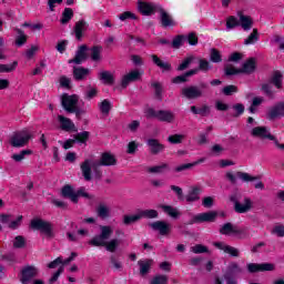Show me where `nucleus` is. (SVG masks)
<instances>
[{
	"instance_id": "53",
	"label": "nucleus",
	"mask_w": 284,
	"mask_h": 284,
	"mask_svg": "<svg viewBox=\"0 0 284 284\" xmlns=\"http://www.w3.org/2000/svg\"><path fill=\"white\" fill-rule=\"evenodd\" d=\"M184 140H185V134H173L168 138L169 143H172V144L183 143Z\"/></svg>"
},
{
	"instance_id": "3",
	"label": "nucleus",
	"mask_w": 284,
	"mask_h": 284,
	"mask_svg": "<svg viewBox=\"0 0 284 284\" xmlns=\"http://www.w3.org/2000/svg\"><path fill=\"white\" fill-rule=\"evenodd\" d=\"M251 136H254V139H261L262 141L268 139V141H273L276 150H280V152H284V143H280L278 139L272 135V132H270V129L267 126L253 128L251 130Z\"/></svg>"
},
{
	"instance_id": "34",
	"label": "nucleus",
	"mask_w": 284,
	"mask_h": 284,
	"mask_svg": "<svg viewBox=\"0 0 284 284\" xmlns=\"http://www.w3.org/2000/svg\"><path fill=\"white\" fill-rule=\"evenodd\" d=\"M99 165H116V158L111 153H103L100 161H98Z\"/></svg>"
},
{
	"instance_id": "9",
	"label": "nucleus",
	"mask_w": 284,
	"mask_h": 284,
	"mask_svg": "<svg viewBox=\"0 0 284 284\" xmlns=\"http://www.w3.org/2000/svg\"><path fill=\"white\" fill-rule=\"evenodd\" d=\"M181 94L189 101H195L196 99H201V97H203V90L196 85H187L182 88Z\"/></svg>"
},
{
	"instance_id": "20",
	"label": "nucleus",
	"mask_w": 284,
	"mask_h": 284,
	"mask_svg": "<svg viewBox=\"0 0 284 284\" xmlns=\"http://www.w3.org/2000/svg\"><path fill=\"white\" fill-rule=\"evenodd\" d=\"M39 274V268L34 266H27L22 270V277L21 283L22 284H30L32 278Z\"/></svg>"
},
{
	"instance_id": "25",
	"label": "nucleus",
	"mask_w": 284,
	"mask_h": 284,
	"mask_svg": "<svg viewBox=\"0 0 284 284\" xmlns=\"http://www.w3.org/2000/svg\"><path fill=\"white\" fill-rule=\"evenodd\" d=\"M90 77V69H85L82 67H74L73 68V78L75 81H85Z\"/></svg>"
},
{
	"instance_id": "45",
	"label": "nucleus",
	"mask_w": 284,
	"mask_h": 284,
	"mask_svg": "<svg viewBox=\"0 0 284 284\" xmlns=\"http://www.w3.org/2000/svg\"><path fill=\"white\" fill-rule=\"evenodd\" d=\"M258 41V30L254 29L253 32L244 40V45H252Z\"/></svg>"
},
{
	"instance_id": "27",
	"label": "nucleus",
	"mask_w": 284,
	"mask_h": 284,
	"mask_svg": "<svg viewBox=\"0 0 284 284\" xmlns=\"http://www.w3.org/2000/svg\"><path fill=\"white\" fill-rule=\"evenodd\" d=\"M153 264H154V260H140V261H138V265L140 267L141 276H145V274H149Z\"/></svg>"
},
{
	"instance_id": "23",
	"label": "nucleus",
	"mask_w": 284,
	"mask_h": 284,
	"mask_svg": "<svg viewBox=\"0 0 284 284\" xmlns=\"http://www.w3.org/2000/svg\"><path fill=\"white\" fill-rule=\"evenodd\" d=\"M58 121L60 123L61 130H64V132L77 131V126L74 125V122H72V120H70L69 118L59 115Z\"/></svg>"
},
{
	"instance_id": "60",
	"label": "nucleus",
	"mask_w": 284,
	"mask_h": 284,
	"mask_svg": "<svg viewBox=\"0 0 284 284\" xmlns=\"http://www.w3.org/2000/svg\"><path fill=\"white\" fill-rule=\"evenodd\" d=\"M13 247L16 248L26 247V239H23V236L21 235L16 236L13 240Z\"/></svg>"
},
{
	"instance_id": "1",
	"label": "nucleus",
	"mask_w": 284,
	"mask_h": 284,
	"mask_svg": "<svg viewBox=\"0 0 284 284\" xmlns=\"http://www.w3.org/2000/svg\"><path fill=\"white\" fill-rule=\"evenodd\" d=\"M114 234V229L110 225H101L100 226V234L95 235L93 239L90 240V245L93 247H105L106 252H116L119 245H121V240L119 239H110Z\"/></svg>"
},
{
	"instance_id": "40",
	"label": "nucleus",
	"mask_w": 284,
	"mask_h": 284,
	"mask_svg": "<svg viewBox=\"0 0 284 284\" xmlns=\"http://www.w3.org/2000/svg\"><path fill=\"white\" fill-rule=\"evenodd\" d=\"M100 79L106 83V85H112L114 83V75L110 71L100 72Z\"/></svg>"
},
{
	"instance_id": "24",
	"label": "nucleus",
	"mask_w": 284,
	"mask_h": 284,
	"mask_svg": "<svg viewBox=\"0 0 284 284\" xmlns=\"http://www.w3.org/2000/svg\"><path fill=\"white\" fill-rule=\"evenodd\" d=\"M176 116L172 111L168 110H159L158 111V121H162L163 123H174Z\"/></svg>"
},
{
	"instance_id": "37",
	"label": "nucleus",
	"mask_w": 284,
	"mask_h": 284,
	"mask_svg": "<svg viewBox=\"0 0 284 284\" xmlns=\"http://www.w3.org/2000/svg\"><path fill=\"white\" fill-rule=\"evenodd\" d=\"M30 154H32V150H22L19 153L12 154L11 159L16 163H21V161H26V158L30 156Z\"/></svg>"
},
{
	"instance_id": "52",
	"label": "nucleus",
	"mask_w": 284,
	"mask_h": 284,
	"mask_svg": "<svg viewBox=\"0 0 284 284\" xmlns=\"http://www.w3.org/2000/svg\"><path fill=\"white\" fill-rule=\"evenodd\" d=\"M149 284H168V277L166 275H161V274L154 275L150 280Z\"/></svg>"
},
{
	"instance_id": "54",
	"label": "nucleus",
	"mask_w": 284,
	"mask_h": 284,
	"mask_svg": "<svg viewBox=\"0 0 284 284\" xmlns=\"http://www.w3.org/2000/svg\"><path fill=\"white\" fill-rule=\"evenodd\" d=\"M239 26H240V19H236V17L231 16L226 19L227 30H232L233 28H236Z\"/></svg>"
},
{
	"instance_id": "56",
	"label": "nucleus",
	"mask_w": 284,
	"mask_h": 284,
	"mask_svg": "<svg viewBox=\"0 0 284 284\" xmlns=\"http://www.w3.org/2000/svg\"><path fill=\"white\" fill-rule=\"evenodd\" d=\"M199 70H201L202 72H209V70H212V64H210V61L201 59L199 61Z\"/></svg>"
},
{
	"instance_id": "55",
	"label": "nucleus",
	"mask_w": 284,
	"mask_h": 284,
	"mask_svg": "<svg viewBox=\"0 0 284 284\" xmlns=\"http://www.w3.org/2000/svg\"><path fill=\"white\" fill-rule=\"evenodd\" d=\"M17 65H19L17 61L11 64H0V73L14 72V70H17Z\"/></svg>"
},
{
	"instance_id": "5",
	"label": "nucleus",
	"mask_w": 284,
	"mask_h": 284,
	"mask_svg": "<svg viewBox=\"0 0 284 284\" xmlns=\"http://www.w3.org/2000/svg\"><path fill=\"white\" fill-rule=\"evenodd\" d=\"M61 103L67 112L75 114V116H81V114H83V111L79 110V106H77L79 105V95L63 94L61 98Z\"/></svg>"
},
{
	"instance_id": "29",
	"label": "nucleus",
	"mask_w": 284,
	"mask_h": 284,
	"mask_svg": "<svg viewBox=\"0 0 284 284\" xmlns=\"http://www.w3.org/2000/svg\"><path fill=\"white\" fill-rule=\"evenodd\" d=\"M160 209L164 212V214H168V216H171V219H179L181 216V212H179V209L172 206V205H160Z\"/></svg>"
},
{
	"instance_id": "46",
	"label": "nucleus",
	"mask_w": 284,
	"mask_h": 284,
	"mask_svg": "<svg viewBox=\"0 0 284 284\" xmlns=\"http://www.w3.org/2000/svg\"><path fill=\"white\" fill-rule=\"evenodd\" d=\"M210 60L212 61V63H221L223 61L221 51H219L216 49H211Z\"/></svg>"
},
{
	"instance_id": "49",
	"label": "nucleus",
	"mask_w": 284,
	"mask_h": 284,
	"mask_svg": "<svg viewBox=\"0 0 284 284\" xmlns=\"http://www.w3.org/2000/svg\"><path fill=\"white\" fill-rule=\"evenodd\" d=\"M103 52L102 47H93L91 49V59L92 61H101V53Z\"/></svg>"
},
{
	"instance_id": "12",
	"label": "nucleus",
	"mask_w": 284,
	"mask_h": 284,
	"mask_svg": "<svg viewBox=\"0 0 284 284\" xmlns=\"http://www.w3.org/2000/svg\"><path fill=\"white\" fill-rule=\"evenodd\" d=\"M141 77H143V71L142 70L135 69V70L129 71L128 73H125L122 77V80H121L122 88L129 87L130 83L141 81Z\"/></svg>"
},
{
	"instance_id": "4",
	"label": "nucleus",
	"mask_w": 284,
	"mask_h": 284,
	"mask_svg": "<svg viewBox=\"0 0 284 284\" xmlns=\"http://www.w3.org/2000/svg\"><path fill=\"white\" fill-rule=\"evenodd\" d=\"M230 199L232 203H234V210L237 214H245L250 212L254 205L252 199L247 196L243 197L242 201H239V199H241V193L239 192L233 193Z\"/></svg>"
},
{
	"instance_id": "7",
	"label": "nucleus",
	"mask_w": 284,
	"mask_h": 284,
	"mask_svg": "<svg viewBox=\"0 0 284 284\" xmlns=\"http://www.w3.org/2000/svg\"><path fill=\"white\" fill-rule=\"evenodd\" d=\"M30 227L31 230H39L48 239H52V236H54V227L52 226V223L44 220L33 219L30 223Z\"/></svg>"
},
{
	"instance_id": "15",
	"label": "nucleus",
	"mask_w": 284,
	"mask_h": 284,
	"mask_svg": "<svg viewBox=\"0 0 284 284\" xmlns=\"http://www.w3.org/2000/svg\"><path fill=\"white\" fill-rule=\"evenodd\" d=\"M154 232H159L161 236H168L172 230V225L165 221H155L149 224Z\"/></svg>"
},
{
	"instance_id": "14",
	"label": "nucleus",
	"mask_w": 284,
	"mask_h": 284,
	"mask_svg": "<svg viewBox=\"0 0 284 284\" xmlns=\"http://www.w3.org/2000/svg\"><path fill=\"white\" fill-rule=\"evenodd\" d=\"M246 267L251 274H254L256 272H274V270H276V266L272 263H248L246 264Z\"/></svg>"
},
{
	"instance_id": "10",
	"label": "nucleus",
	"mask_w": 284,
	"mask_h": 284,
	"mask_svg": "<svg viewBox=\"0 0 284 284\" xmlns=\"http://www.w3.org/2000/svg\"><path fill=\"white\" fill-rule=\"evenodd\" d=\"M226 179L230 183H236V181H242L243 183H251L252 181H256V176H252L250 173L245 172H227Z\"/></svg>"
},
{
	"instance_id": "11",
	"label": "nucleus",
	"mask_w": 284,
	"mask_h": 284,
	"mask_svg": "<svg viewBox=\"0 0 284 284\" xmlns=\"http://www.w3.org/2000/svg\"><path fill=\"white\" fill-rule=\"evenodd\" d=\"M216 215L217 214L214 211L199 213L191 219L189 224L194 225L196 223H214V221H216Z\"/></svg>"
},
{
	"instance_id": "17",
	"label": "nucleus",
	"mask_w": 284,
	"mask_h": 284,
	"mask_svg": "<svg viewBox=\"0 0 284 284\" xmlns=\"http://www.w3.org/2000/svg\"><path fill=\"white\" fill-rule=\"evenodd\" d=\"M213 245L217 250H221V252H224V254H229V256H233L235 258L241 256V251H239V248L230 246L225 242H214Z\"/></svg>"
},
{
	"instance_id": "61",
	"label": "nucleus",
	"mask_w": 284,
	"mask_h": 284,
	"mask_svg": "<svg viewBox=\"0 0 284 284\" xmlns=\"http://www.w3.org/2000/svg\"><path fill=\"white\" fill-rule=\"evenodd\" d=\"M39 44H32L30 49L26 51L27 59H32L37 52H39Z\"/></svg>"
},
{
	"instance_id": "19",
	"label": "nucleus",
	"mask_w": 284,
	"mask_h": 284,
	"mask_svg": "<svg viewBox=\"0 0 284 284\" xmlns=\"http://www.w3.org/2000/svg\"><path fill=\"white\" fill-rule=\"evenodd\" d=\"M158 12L160 13V22L163 28H172L176 26V22L174 21L172 16L168 11H165V9L160 7V9H158Z\"/></svg>"
},
{
	"instance_id": "30",
	"label": "nucleus",
	"mask_w": 284,
	"mask_h": 284,
	"mask_svg": "<svg viewBox=\"0 0 284 284\" xmlns=\"http://www.w3.org/2000/svg\"><path fill=\"white\" fill-rule=\"evenodd\" d=\"M170 171V165L168 163H162L159 165L148 168V172L150 174H165V172Z\"/></svg>"
},
{
	"instance_id": "51",
	"label": "nucleus",
	"mask_w": 284,
	"mask_h": 284,
	"mask_svg": "<svg viewBox=\"0 0 284 284\" xmlns=\"http://www.w3.org/2000/svg\"><path fill=\"white\" fill-rule=\"evenodd\" d=\"M152 88L154 90L156 99L161 101V99H163V85H161L160 82H153Z\"/></svg>"
},
{
	"instance_id": "63",
	"label": "nucleus",
	"mask_w": 284,
	"mask_h": 284,
	"mask_svg": "<svg viewBox=\"0 0 284 284\" xmlns=\"http://www.w3.org/2000/svg\"><path fill=\"white\" fill-rule=\"evenodd\" d=\"M97 94H99V90H97V88L89 87L85 92V98L92 100Z\"/></svg>"
},
{
	"instance_id": "21",
	"label": "nucleus",
	"mask_w": 284,
	"mask_h": 284,
	"mask_svg": "<svg viewBox=\"0 0 284 284\" xmlns=\"http://www.w3.org/2000/svg\"><path fill=\"white\" fill-rule=\"evenodd\" d=\"M146 145L149 146L151 154H161V152L165 151V145L156 139H149Z\"/></svg>"
},
{
	"instance_id": "59",
	"label": "nucleus",
	"mask_w": 284,
	"mask_h": 284,
	"mask_svg": "<svg viewBox=\"0 0 284 284\" xmlns=\"http://www.w3.org/2000/svg\"><path fill=\"white\" fill-rule=\"evenodd\" d=\"M282 81L283 75L281 74V72H275L272 79V83H274L275 88L281 89Z\"/></svg>"
},
{
	"instance_id": "32",
	"label": "nucleus",
	"mask_w": 284,
	"mask_h": 284,
	"mask_svg": "<svg viewBox=\"0 0 284 284\" xmlns=\"http://www.w3.org/2000/svg\"><path fill=\"white\" fill-rule=\"evenodd\" d=\"M151 59L153 63H155V65H158V68H160V70H162L163 72H170V70H172V65L169 64V62L161 60V58H158L153 54L151 55Z\"/></svg>"
},
{
	"instance_id": "13",
	"label": "nucleus",
	"mask_w": 284,
	"mask_h": 284,
	"mask_svg": "<svg viewBox=\"0 0 284 284\" xmlns=\"http://www.w3.org/2000/svg\"><path fill=\"white\" fill-rule=\"evenodd\" d=\"M220 234H224L226 236H239L241 239L243 234H245V231L232 223H226L220 229Z\"/></svg>"
},
{
	"instance_id": "26",
	"label": "nucleus",
	"mask_w": 284,
	"mask_h": 284,
	"mask_svg": "<svg viewBox=\"0 0 284 284\" xmlns=\"http://www.w3.org/2000/svg\"><path fill=\"white\" fill-rule=\"evenodd\" d=\"M199 199H201V187L192 186L185 196V201L187 203H194L199 201Z\"/></svg>"
},
{
	"instance_id": "36",
	"label": "nucleus",
	"mask_w": 284,
	"mask_h": 284,
	"mask_svg": "<svg viewBox=\"0 0 284 284\" xmlns=\"http://www.w3.org/2000/svg\"><path fill=\"white\" fill-rule=\"evenodd\" d=\"M98 108L101 114H104L105 116H108L110 114V110H112V102L105 99L98 104Z\"/></svg>"
},
{
	"instance_id": "62",
	"label": "nucleus",
	"mask_w": 284,
	"mask_h": 284,
	"mask_svg": "<svg viewBox=\"0 0 284 284\" xmlns=\"http://www.w3.org/2000/svg\"><path fill=\"white\" fill-rule=\"evenodd\" d=\"M272 234H275V236L283 237L284 236V225L276 224L272 230Z\"/></svg>"
},
{
	"instance_id": "41",
	"label": "nucleus",
	"mask_w": 284,
	"mask_h": 284,
	"mask_svg": "<svg viewBox=\"0 0 284 284\" xmlns=\"http://www.w3.org/2000/svg\"><path fill=\"white\" fill-rule=\"evenodd\" d=\"M14 30L18 34V37L16 38V44H18L19 47L24 45V43L28 41V36H26L23 30L19 28H16Z\"/></svg>"
},
{
	"instance_id": "39",
	"label": "nucleus",
	"mask_w": 284,
	"mask_h": 284,
	"mask_svg": "<svg viewBox=\"0 0 284 284\" xmlns=\"http://www.w3.org/2000/svg\"><path fill=\"white\" fill-rule=\"evenodd\" d=\"M97 212H98V216H100V219H109V216H110V206H108L105 204H100L97 207Z\"/></svg>"
},
{
	"instance_id": "28",
	"label": "nucleus",
	"mask_w": 284,
	"mask_h": 284,
	"mask_svg": "<svg viewBox=\"0 0 284 284\" xmlns=\"http://www.w3.org/2000/svg\"><path fill=\"white\" fill-rule=\"evenodd\" d=\"M85 30H88V22H85V20H80L75 23L74 34L78 41L83 38V32H85Z\"/></svg>"
},
{
	"instance_id": "38",
	"label": "nucleus",
	"mask_w": 284,
	"mask_h": 284,
	"mask_svg": "<svg viewBox=\"0 0 284 284\" xmlns=\"http://www.w3.org/2000/svg\"><path fill=\"white\" fill-rule=\"evenodd\" d=\"M110 267L114 270V272H122L123 271V262L116 258L115 256H111L110 258Z\"/></svg>"
},
{
	"instance_id": "6",
	"label": "nucleus",
	"mask_w": 284,
	"mask_h": 284,
	"mask_svg": "<svg viewBox=\"0 0 284 284\" xmlns=\"http://www.w3.org/2000/svg\"><path fill=\"white\" fill-rule=\"evenodd\" d=\"M256 70V61L254 58L248 59L241 69H236L232 65L225 67V74L227 77H232L234 74H241L243 72L244 74H251V72H254Z\"/></svg>"
},
{
	"instance_id": "57",
	"label": "nucleus",
	"mask_w": 284,
	"mask_h": 284,
	"mask_svg": "<svg viewBox=\"0 0 284 284\" xmlns=\"http://www.w3.org/2000/svg\"><path fill=\"white\" fill-rule=\"evenodd\" d=\"M192 61H194V57L193 55H189L186 59L183 60V62L178 67V70L183 71V70H187V68H190V63H192Z\"/></svg>"
},
{
	"instance_id": "33",
	"label": "nucleus",
	"mask_w": 284,
	"mask_h": 284,
	"mask_svg": "<svg viewBox=\"0 0 284 284\" xmlns=\"http://www.w3.org/2000/svg\"><path fill=\"white\" fill-rule=\"evenodd\" d=\"M151 59L153 63H155V65H158V68H160V70H162L163 72H170V70H172V65L169 64V62L161 60V58H158L153 54L151 55Z\"/></svg>"
},
{
	"instance_id": "48",
	"label": "nucleus",
	"mask_w": 284,
	"mask_h": 284,
	"mask_svg": "<svg viewBox=\"0 0 284 284\" xmlns=\"http://www.w3.org/2000/svg\"><path fill=\"white\" fill-rule=\"evenodd\" d=\"M263 101H265V99H263V97H255L253 98L252 104L250 106V112L252 114H254L258 108V105H261L263 103Z\"/></svg>"
},
{
	"instance_id": "8",
	"label": "nucleus",
	"mask_w": 284,
	"mask_h": 284,
	"mask_svg": "<svg viewBox=\"0 0 284 284\" xmlns=\"http://www.w3.org/2000/svg\"><path fill=\"white\" fill-rule=\"evenodd\" d=\"M30 141V132L27 130L18 131L12 133L9 139L10 145L12 148H23Z\"/></svg>"
},
{
	"instance_id": "47",
	"label": "nucleus",
	"mask_w": 284,
	"mask_h": 284,
	"mask_svg": "<svg viewBox=\"0 0 284 284\" xmlns=\"http://www.w3.org/2000/svg\"><path fill=\"white\" fill-rule=\"evenodd\" d=\"M140 219H141L140 212L133 215H124L123 223L124 225H132V223H136V221H140Z\"/></svg>"
},
{
	"instance_id": "22",
	"label": "nucleus",
	"mask_w": 284,
	"mask_h": 284,
	"mask_svg": "<svg viewBox=\"0 0 284 284\" xmlns=\"http://www.w3.org/2000/svg\"><path fill=\"white\" fill-rule=\"evenodd\" d=\"M88 59V47L82 45L79 48L74 59L69 60V63H75L77 65L83 63Z\"/></svg>"
},
{
	"instance_id": "58",
	"label": "nucleus",
	"mask_w": 284,
	"mask_h": 284,
	"mask_svg": "<svg viewBox=\"0 0 284 284\" xmlns=\"http://www.w3.org/2000/svg\"><path fill=\"white\" fill-rule=\"evenodd\" d=\"M229 272L231 274H241V272H243V268H241V265H239V263L232 262L231 264H229Z\"/></svg>"
},
{
	"instance_id": "44",
	"label": "nucleus",
	"mask_w": 284,
	"mask_h": 284,
	"mask_svg": "<svg viewBox=\"0 0 284 284\" xmlns=\"http://www.w3.org/2000/svg\"><path fill=\"white\" fill-rule=\"evenodd\" d=\"M141 219H159V212L156 210L140 211Z\"/></svg>"
},
{
	"instance_id": "31",
	"label": "nucleus",
	"mask_w": 284,
	"mask_h": 284,
	"mask_svg": "<svg viewBox=\"0 0 284 284\" xmlns=\"http://www.w3.org/2000/svg\"><path fill=\"white\" fill-rule=\"evenodd\" d=\"M62 196H64L65 199H70V201H72V203H78L77 192H74V189H72V186H70V185H65L62 189Z\"/></svg>"
},
{
	"instance_id": "35",
	"label": "nucleus",
	"mask_w": 284,
	"mask_h": 284,
	"mask_svg": "<svg viewBox=\"0 0 284 284\" xmlns=\"http://www.w3.org/2000/svg\"><path fill=\"white\" fill-rule=\"evenodd\" d=\"M239 17L241 28H243L244 30H252V26L254 23L252 21V18H250V16H244L243 13H239Z\"/></svg>"
},
{
	"instance_id": "42",
	"label": "nucleus",
	"mask_w": 284,
	"mask_h": 284,
	"mask_svg": "<svg viewBox=\"0 0 284 284\" xmlns=\"http://www.w3.org/2000/svg\"><path fill=\"white\" fill-rule=\"evenodd\" d=\"M72 17H74V11L70 8H65L64 11L62 12V18H61V23H70L72 20Z\"/></svg>"
},
{
	"instance_id": "43",
	"label": "nucleus",
	"mask_w": 284,
	"mask_h": 284,
	"mask_svg": "<svg viewBox=\"0 0 284 284\" xmlns=\"http://www.w3.org/2000/svg\"><path fill=\"white\" fill-rule=\"evenodd\" d=\"M191 252H193V254H209L210 253V248H207V246L203 245V244H196L194 246H191Z\"/></svg>"
},
{
	"instance_id": "16",
	"label": "nucleus",
	"mask_w": 284,
	"mask_h": 284,
	"mask_svg": "<svg viewBox=\"0 0 284 284\" xmlns=\"http://www.w3.org/2000/svg\"><path fill=\"white\" fill-rule=\"evenodd\" d=\"M161 8V6L153 3V2H145V1H139L138 2V10L141 12V14H144L145 17H150V14H154V11Z\"/></svg>"
},
{
	"instance_id": "64",
	"label": "nucleus",
	"mask_w": 284,
	"mask_h": 284,
	"mask_svg": "<svg viewBox=\"0 0 284 284\" xmlns=\"http://www.w3.org/2000/svg\"><path fill=\"white\" fill-rule=\"evenodd\" d=\"M120 21H128V19H136V14L125 11L119 16Z\"/></svg>"
},
{
	"instance_id": "50",
	"label": "nucleus",
	"mask_w": 284,
	"mask_h": 284,
	"mask_svg": "<svg viewBox=\"0 0 284 284\" xmlns=\"http://www.w3.org/2000/svg\"><path fill=\"white\" fill-rule=\"evenodd\" d=\"M60 88H64V90H70L72 88V79L62 75L59 78Z\"/></svg>"
},
{
	"instance_id": "18",
	"label": "nucleus",
	"mask_w": 284,
	"mask_h": 284,
	"mask_svg": "<svg viewBox=\"0 0 284 284\" xmlns=\"http://www.w3.org/2000/svg\"><path fill=\"white\" fill-rule=\"evenodd\" d=\"M90 138V133L88 131L84 132H80L78 134L74 135L73 139H69L63 143V148L64 150H70V148H72V145H74V143H85V141H88V139Z\"/></svg>"
},
{
	"instance_id": "2",
	"label": "nucleus",
	"mask_w": 284,
	"mask_h": 284,
	"mask_svg": "<svg viewBox=\"0 0 284 284\" xmlns=\"http://www.w3.org/2000/svg\"><path fill=\"white\" fill-rule=\"evenodd\" d=\"M99 161L87 159L80 164L82 176L84 181H91L92 179H101L103 172L101 171Z\"/></svg>"
}]
</instances>
